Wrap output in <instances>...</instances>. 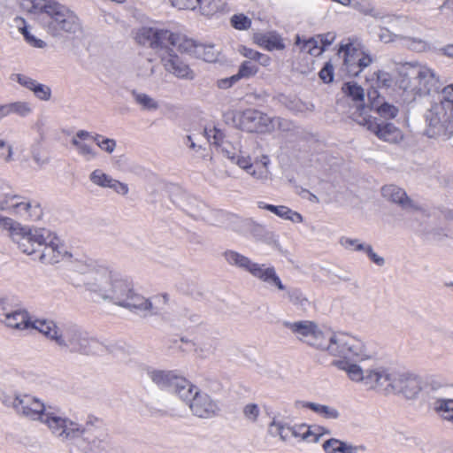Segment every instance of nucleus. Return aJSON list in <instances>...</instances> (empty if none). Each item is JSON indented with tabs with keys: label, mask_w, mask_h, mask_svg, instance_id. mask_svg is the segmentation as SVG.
I'll return each instance as SVG.
<instances>
[{
	"label": "nucleus",
	"mask_w": 453,
	"mask_h": 453,
	"mask_svg": "<svg viewBox=\"0 0 453 453\" xmlns=\"http://www.w3.org/2000/svg\"><path fill=\"white\" fill-rule=\"evenodd\" d=\"M258 72L257 65L250 60L244 61L239 67V71L236 73L239 80L242 78H250L255 75Z\"/></svg>",
	"instance_id": "43"
},
{
	"label": "nucleus",
	"mask_w": 453,
	"mask_h": 453,
	"mask_svg": "<svg viewBox=\"0 0 453 453\" xmlns=\"http://www.w3.org/2000/svg\"><path fill=\"white\" fill-rule=\"evenodd\" d=\"M34 318L25 309L8 310L1 321L6 327L24 331L31 328Z\"/></svg>",
	"instance_id": "22"
},
{
	"label": "nucleus",
	"mask_w": 453,
	"mask_h": 453,
	"mask_svg": "<svg viewBox=\"0 0 453 453\" xmlns=\"http://www.w3.org/2000/svg\"><path fill=\"white\" fill-rule=\"evenodd\" d=\"M174 7L179 9L194 10L197 6V0H170Z\"/></svg>",
	"instance_id": "57"
},
{
	"label": "nucleus",
	"mask_w": 453,
	"mask_h": 453,
	"mask_svg": "<svg viewBox=\"0 0 453 453\" xmlns=\"http://www.w3.org/2000/svg\"><path fill=\"white\" fill-rule=\"evenodd\" d=\"M15 23L19 28V31L22 34L25 38V41L32 47L43 49L46 47V42L42 39L37 38L34 34H32V28L27 25L26 21L22 18H17L15 19Z\"/></svg>",
	"instance_id": "30"
},
{
	"label": "nucleus",
	"mask_w": 453,
	"mask_h": 453,
	"mask_svg": "<svg viewBox=\"0 0 453 453\" xmlns=\"http://www.w3.org/2000/svg\"><path fill=\"white\" fill-rule=\"evenodd\" d=\"M42 423L45 424L50 433L61 441L73 440L84 434V428L71 419L58 415L52 408L44 414Z\"/></svg>",
	"instance_id": "11"
},
{
	"label": "nucleus",
	"mask_w": 453,
	"mask_h": 453,
	"mask_svg": "<svg viewBox=\"0 0 453 453\" xmlns=\"http://www.w3.org/2000/svg\"><path fill=\"white\" fill-rule=\"evenodd\" d=\"M89 180L95 185L102 188H109L113 178L104 173L102 170L96 169L90 173Z\"/></svg>",
	"instance_id": "39"
},
{
	"label": "nucleus",
	"mask_w": 453,
	"mask_h": 453,
	"mask_svg": "<svg viewBox=\"0 0 453 453\" xmlns=\"http://www.w3.org/2000/svg\"><path fill=\"white\" fill-rule=\"evenodd\" d=\"M323 449L326 453H353L355 448L337 439H329L323 443Z\"/></svg>",
	"instance_id": "33"
},
{
	"label": "nucleus",
	"mask_w": 453,
	"mask_h": 453,
	"mask_svg": "<svg viewBox=\"0 0 453 453\" xmlns=\"http://www.w3.org/2000/svg\"><path fill=\"white\" fill-rule=\"evenodd\" d=\"M260 414V410L256 403H248L243 408V415L244 417L251 421L256 422Z\"/></svg>",
	"instance_id": "52"
},
{
	"label": "nucleus",
	"mask_w": 453,
	"mask_h": 453,
	"mask_svg": "<svg viewBox=\"0 0 453 453\" xmlns=\"http://www.w3.org/2000/svg\"><path fill=\"white\" fill-rule=\"evenodd\" d=\"M12 210H13L15 213L27 218H38L40 212V209L37 205L33 206L30 202L21 200L19 196H17V200Z\"/></svg>",
	"instance_id": "31"
},
{
	"label": "nucleus",
	"mask_w": 453,
	"mask_h": 453,
	"mask_svg": "<svg viewBox=\"0 0 453 453\" xmlns=\"http://www.w3.org/2000/svg\"><path fill=\"white\" fill-rule=\"evenodd\" d=\"M31 91L34 93L36 98L42 101H49L51 97L50 88L37 81L35 82Z\"/></svg>",
	"instance_id": "44"
},
{
	"label": "nucleus",
	"mask_w": 453,
	"mask_h": 453,
	"mask_svg": "<svg viewBox=\"0 0 453 453\" xmlns=\"http://www.w3.org/2000/svg\"><path fill=\"white\" fill-rule=\"evenodd\" d=\"M93 141L102 150L109 154H111L117 146V142L114 139L106 138L101 134H96L93 136Z\"/></svg>",
	"instance_id": "42"
},
{
	"label": "nucleus",
	"mask_w": 453,
	"mask_h": 453,
	"mask_svg": "<svg viewBox=\"0 0 453 453\" xmlns=\"http://www.w3.org/2000/svg\"><path fill=\"white\" fill-rule=\"evenodd\" d=\"M319 77L326 83L331 82L334 78L333 65L329 63H326L325 66L320 70Z\"/></svg>",
	"instance_id": "56"
},
{
	"label": "nucleus",
	"mask_w": 453,
	"mask_h": 453,
	"mask_svg": "<svg viewBox=\"0 0 453 453\" xmlns=\"http://www.w3.org/2000/svg\"><path fill=\"white\" fill-rule=\"evenodd\" d=\"M148 375L157 386L170 388L179 397L180 396V392H182V387H186V385L180 380H187L178 376L172 371L148 370Z\"/></svg>",
	"instance_id": "21"
},
{
	"label": "nucleus",
	"mask_w": 453,
	"mask_h": 453,
	"mask_svg": "<svg viewBox=\"0 0 453 453\" xmlns=\"http://www.w3.org/2000/svg\"><path fill=\"white\" fill-rule=\"evenodd\" d=\"M86 289L96 297L129 310L151 311L149 299L134 290L132 282L119 273L106 269L91 272L85 276Z\"/></svg>",
	"instance_id": "4"
},
{
	"label": "nucleus",
	"mask_w": 453,
	"mask_h": 453,
	"mask_svg": "<svg viewBox=\"0 0 453 453\" xmlns=\"http://www.w3.org/2000/svg\"><path fill=\"white\" fill-rule=\"evenodd\" d=\"M8 105L10 114L14 113L23 118L28 116L33 111L32 106L28 102L18 101L8 104Z\"/></svg>",
	"instance_id": "41"
},
{
	"label": "nucleus",
	"mask_w": 453,
	"mask_h": 453,
	"mask_svg": "<svg viewBox=\"0 0 453 453\" xmlns=\"http://www.w3.org/2000/svg\"><path fill=\"white\" fill-rule=\"evenodd\" d=\"M226 261L230 265L249 272L253 277L259 279L268 286L275 287L279 290L285 289L281 280L277 275L274 267L257 264L234 250H226L223 254Z\"/></svg>",
	"instance_id": "9"
},
{
	"label": "nucleus",
	"mask_w": 453,
	"mask_h": 453,
	"mask_svg": "<svg viewBox=\"0 0 453 453\" xmlns=\"http://www.w3.org/2000/svg\"><path fill=\"white\" fill-rule=\"evenodd\" d=\"M352 6L361 14L378 19L381 21L382 24L388 25L392 29L395 31L403 30L402 27L408 23V19L405 17L385 15L380 10L377 9L368 0L356 1Z\"/></svg>",
	"instance_id": "17"
},
{
	"label": "nucleus",
	"mask_w": 453,
	"mask_h": 453,
	"mask_svg": "<svg viewBox=\"0 0 453 453\" xmlns=\"http://www.w3.org/2000/svg\"><path fill=\"white\" fill-rule=\"evenodd\" d=\"M288 328L303 342L320 350L327 351L331 356L339 357L333 365L339 370L340 362L354 364L355 361L372 360L365 343L359 338L343 332H324L317 324L309 320L284 322Z\"/></svg>",
	"instance_id": "1"
},
{
	"label": "nucleus",
	"mask_w": 453,
	"mask_h": 453,
	"mask_svg": "<svg viewBox=\"0 0 453 453\" xmlns=\"http://www.w3.org/2000/svg\"><path fill=\"white\" fill-rule=\"evenodd\" d=\"M18 196L6 193L3 188H0V209L1 210H12L17 200Z\"/></svg>",
	"instance_id": "47"
},
{
	"label": "nucleus",
	"mask_w": 453,
	"mask_h": 453,
	"mask_svg": "<svg viewBox=\"0 0 453 453\" xmlns=\"http://www.w3.org/2000/svg\"><path fill=\"white\" fill-rule=\"evenodd\" d=\"M109 188L113 189L116 193L125 196L128 193V186L123 182H120L115 179L112 180Z\"/></svg>",
	"instance_id": "60"
},
{
	"label": "nucleus",
	"mask_w": 453,
	"mask_h": 453,
	"mask_svg": "<svg viewBox=\"0 0 453 453\" xmlns=\"http://www.w3.org/2000/svg\"><path fill=\"white\" fill-rule=\"evenodd\" d=\"M368 101L372 110H374L384 119H395L398 114V108L385 101L377 89L372 88L367 93Z\"/></svg>",
	"instance_id": "23"
},
{
	"label": "nucleus",
	"mask_w": 453,
	"mask_h": 453,
	"mask_svg": "<svg viewBox=\"0 0 453 453\" xmlns=\"http://www.w3.org/2000/svg\"><path fill=\"white\" fill-rule=\"evenodd\" d=\"M239 81V78L236 74L229 77L224 78L218 81V87L221 89H226L231 88L235 82Z\"/></svg>",
	"instance_id": "62"
},
{
	"label": "nucleus",
	"mask_w": 453,
	"mask_h": 453,
	"mask_svg": "<svg viewBox=\"0 0 453 453\" xmlns=\"http://www.w3.org/2000/svg\"><path fill=\"white\" fill-rule=\"evenodd\" d=\"M370 353H372L369 350ZM372 360L355 361L354 364L340 362L339 366L344 371L349 380L359 383L371 390L382 391L385 394H398L407 399H414L420 393L422 387L420 379L410 373H400L374 363Z\"/></svg>",
	"instance_id": "2"
},
{
	"label": "nucleus",
	"mask_w": 453,
	"mask_h": 453,
	"mask_svg": "<svg viewBox=\"0 0 453 453\" xmlns=\"http://www.w3.org/2000/svg\"><path fill=\"white\" fill-rule=\"evenodd\" d=\"M240 124L248 132L265 133L273 129L274 119L260 111L248 109L242 113Z\"/></svg>",
	"instance_id": "18"
},
{
	"label": "nucleus",
	"mask_w": 453,
	"mask_h": 453,
	"mask_svg": "<svg viewBox=\"0 0 453 453\" xmlns=\"http://www.w3.org/2000/svg\"><path fill=\"white\" fill-rule=\"evenodd\" d=\"M342 91L345 95L351 97V99L357 104V111L358 109L361 110L365 108V111L369 114L368 109L363 105L365 99V91L361 86L357 85L355 82H346L342 86Z\"/></svg>",
	"instance_id": "29"
},
{
	"label": "nucleus",
	"mask_w": 453,
	"mask_h": 453,
	"mask_svg": "<svg viewBox=\"0 0 453 453\" xmlns=\"http://www.w3.org/2000/svg\"><path fill=\"white\" fill-rule=\"evenodd\" d=\"M338 55L343 58L345 70L351 76H357L372 62L371 56L366 54L359 44L353 42L341 45Z\"/></svg>",
	"instance_id": "12"
},
{
	"label": "nucleus",
	"mask_w": 453,
	"mask_h": 453,
	"mask_svg": "<svg viewBox=\"0 0 453 453\" xmlns=\"http://www.w3.org/2000/svg\"><path fill=\"white\" fill-rule=\"evenodd\" d=\"M269 163H270V160H269L268 157L265 156V155L262 156L261 158L258 161L256 162V165H258L260 164L261 166H262V169H259V170L254 169V170L257 173H261V172L262 173L263 172L265 173V177H263V178H257V180H265V179H267L268 173H269L268 172V165H269Z\"/></svg>",
	"instance_id": "63"
},
{
	"label": "nucleus",
	"mask_w": 453,
	"mask_h": 453,
	"mask_svg": "<svg viewBox=\"0 0 453 453\" xmlns=\"http://www.w3.org/2000/svg\"><path fill=\"white\" fill-rule=\"evenodd\" d=\"M30 329L38 331L57 346L64 332V328L59 327L54 320L47 319H34Z\"/></svg>",
	"instance_id": "24"
},
{
	"label": "nucleus",
	"mask_w": 453,
	"mask_h": 453,
	"mask_svg": "<svg viewBox=\"0 0 453 453\" xmlns=\"http://www.w3.org/2000/svg\"><path fill=\"white\" fill-rule=\"evenodd\" d=\"M340 243L345 249L355 251H365L367 245V243L360 242L357 239H351L348 237L341 238Z\"/></svg>",
	"instance_id": "45"
},
{
	"label": "nucleus",
	"mask_w": 453,
	"mask_h": 453,
	"mask_svg": "<svg viewBox=\"0 0 453 453\" xmlns=\"http://www.w3.org/2000/svg\"><path fill=\"white\" fill-rule=\"evenodd\" d=\"M381 193L384 198L398 204L403 210H411L414 208V204L408 197L406 192L395 185L384 186L381 189Z\"/></svg>",
	"instance_id": "25"
},
{
	"label": "nucleus",
	"mask_w": 453,
	"mask_h": 453,
	"mask_svg": "<svg viewBox=\"0 0 453 453\" xmlns=\"http://www.w3.org/2000/svg\"><path fill=\"white\" fill-rule=\"evenodd\" d=\"M351 118L357 124L364 127L385 142L395 143L403 138L401 130L395 125L377 122L375 118H372L365 111V108L353 111Z\"/></svg>",
	"instance_id": "10"
},
{
	"label": "nucleus",
	"mask_w": 453,
	"mask_h": 453,
	"mask_svg": "<svg viewBox=\"0 0 453 453\" xmlns=\"http://www.w3.org/2000/svg\"><path fill=\"white\" fill-rule=\"evenodd\" d=\"M265 47L270 50H283L285 48L282 39L277 35H269L265 36Z\"/></svg>",
	"instance_id": "49"
},
{
	"label": "nucleus",
	"mask_w": 453,
	"mask_h": 453,
	"mask_svg": "<svg viewBox=\"0 0 453 453\" xmlns=\"http://www.w3.org/2000/svg\"><path fill=\"white\" fill-rule=\"evenodd\" d=\"M0 228L9 233L11 239L19 249L27 255H37L44 264H57L71 255L59 238L45 228L22 226L13 219L0 215Z\"/></svg>",
	"instance_id": "3"
},
{
	"label": "nucleus",
	"mask_w": 453,
	"mask_h": 453,
	"mask_svg": "<svg viewBox=\"0 0 453 453\" xmlns=\"http://www.w3.org/2000/svg\"><path fill=\"white\" fill-rule=\"evenodd\" d=\"M296 407L300 408H307L311 411H314L318 415L321 416L326 419H338L340 417L339 411L330 405L320 404L317 403L311 402H303V401H296L295 403Z\"/></svg>",
	"instance_id": "26"
},
{
	"label": "nucleus",
	"mask_w": 453,
	"mask_h": 453,
	"mask_svg": "<svg viewBox=\"0 0 453 453\" xmlns=\"http://www.w3.org/2000/svg\"><path fill=\"white\" fill-rule=\"evenodd\" d=\"M258 207L265 209L282 219H289L293 222L300 223L303 221V217L301 216V214H299L296 211H293L287 206H283V205L275 206L273 204H265L263 202H259Z\"/></svg>",
	"instance_id": "28"
},
{
	"label": "nucleus",
	"mask_w": 453,
	"mask_h": 453,
	"mask_svg": "<svg viewBox=\"0 0 453 453\" xmlns=\"http://www.w3.org/2000/svg\"><path fill=\"white\" fill-rule=\"evenodd\" d=\"M186 385L182 387L180 399L188 405L192 414L200 418H211L219 415L220 407L217 400L206 392L201 391L188 380H180Z\"/></svg>",
	"instance_id": "8"
},
{
	"label": "nucleus",
	"mask_w": 453,
	"mask_h": 453,
	"mask_svg": "<svg viewBox=\"0 0 453 453\" xmlns=\"http://www.w3.org/2000/svg\"><path fill=\"white\" fill-rule=\"evenodd\" d=\"M12 405L19 415L41 422L45 417L44 414L51 408L46 407L39 399L28 395L15 397Z\"/></svg>",
	"instance_id": "15"
},
{
	"label": "nucleus",
	"mask_w": 453,
	"mask_h": 453,
	"mask_svg": "<svg viewBox=\"0 0 453 453\" xmlns=\"http://www.w3.org/2000/svg\"><path fill=\"white\" fill-rule=\"evenodd\" d=\"M140 43L153 49L165 48L172 53L175 50L194 55L197 43L186 35L174 34L169 30L143 27L138 34Z\"/></svg>",
	"instance_id": "7"
},
{
	"label": "nucleus",
	"mask_w": 453,
	"mask_h": 453,
	"mask_svg": "<svg viewBox=\"0 0 453 453\" xmlns=\"http://www.w3.org/2000/svg\"><path fill=\"white\" fill-rule=\"evenodd\" d=\"M156 73V65L150 58H142L137 65V74L142 78L152 76Z\"/></svg>",
	"instance_id": "40"
},
{
	"label": "nucleus",
	"mask_w": 453,
	"mask_h": 453,
	"mask_svg": "<svg viewBox=\"0 0 453 453\" xmlns=\"http://www.w3.org/2000/svg\"><path fill=\"white\" fill-rule=\"evenodd\" d=\"M232 26L236 29H247L251 25V20L243 14L234 15L231 19Z\"/></svg>",
	"instance_id": "51"
},
{
	"label": "nucleus",
	"mask_w": 453,
	"mask_h": 453,
	"mask_svg": "<svg viewBox=\"0 0 453 453\" xmlns=\"http://www.w3.org/2000/svg\"><path fill=\"white\" fill-rule=\"evenodd\" d=\"M270 431L274 435H279L285 441L288 434L291 432L289 427H285L281 423L273 420L270 425Z\"/></svg>",
	"instance_id": "50"
},
{
	"label": "nucleus",
	"mask_w": 453,
	"mask_h": 453,
	"mask_svg": "<svg viewBox=\"0 0 453 453\" xmlns=\"http://www.w3.org/2000/svg\"><path fill=\"white\" fill-rule=\"evenodd\" d=\"M194 56L204 60L205 62H214L217 60L218 50H215L213 45L197 43Z\"/></svg>",
	"instance_id": "35"
},
{
	"label": "nucleus",
	"mask_w": 453,
	"mask_h": 453,
	"mask_svg": "<svg viewBox=\"0 0 453 453\" xmlns=\"http://www.w3.org/2000/svg\"><path fill=\"white\" fill-rule=\"evenodd\" d=\"M409 24H410V21L408 20V23L402 27L403 30L395 31V30L392 29L388 25H384L380 21V32L378 34V36H379L380 40L385 43H388V42H394L397 39H401L402 33H404L407 31V27Z\"/></svg>",
	"instance_id": "32"
},
{
	"label": "nucleus",
	"mask_w": 453,
	"mask_h": 453,
	"mask_svg": "<svg viewBox=\"0 0 453 453\" xmlns=\"http://www.w3.org/2000/svg\"><path fill=\"white\" fill-rule=\"evenodd\" d=\"M34 14L40 15L42 27L54 38L75 35L82 31L81 20L74 12L57 0H47Z\"/></svg>",
	"instance_id": "5"
},
{
	"label": "nucleus",
	"mask_w": 453,
	"mask_h": 453,
	"mask_svg": "<svg viewBox=\"0 0 453 453\" xmlns=\"http://www.w3.org/2000/svg\"><path fill=\"white\" fill-rule=\"evenodd\" d=\"M156 50L166 72L180 79H194V72L176 53H172L165 48H157Z\"/></svg>",
	"instance_id": "19"
},
{
	"label": "nucleus",
	"mask_w": 453,
	"mask_h": 453,
	"mask_svg": "<svg viewBox=\"0 0 453 453\" xmlns=\"http://www.w3.org/2000/svg\"><path fill=\"white\" fill-rule=\"evenodd\" d=\"M263 240L267 244L273 245L276 248L280 246L278 236L271 231L265 232L263 235Z\"/></svg>",
	"instance_id": "64"
},
{
	"label": "nucleus",
	"mask_w": 453,
	"mask_h": 453,
	"mask_svg": "<svg viewBox=\"0 0 453 453\" xmlns=\"http://www.w3.org/2000/svg\"><path fill=\"white\" fill-rule=\"evenodd\" d=\"M225 0H197V6L203 15L212 16L223 10Z\"/></svg>",
	"instance_id": "34"
},
{
	"label": "nucleus",
	"mask_w": 453,
	"mask_h": 453,
	"mask_svg": "<svg viewBox=\"0 0 453 453\" xmlns=\"http://www.w3.org/2000/svg\"><path fill=\"white\" fill-rule=\"evenodd\" d=\"M411 90L418 94L437 92L443 85L438 73L426 65H417L411 71Z\"/></svg>",
	"instance_id": "14"
},
{
	"label": "nucleus",
	"mask_w": 453,
	"mask_h": 453,
	"mask_svg": "<svg viewBox=\"0 0 453 453\" xmlns=\"http://www.w3.org/2000/svg\"><path fill=\"white\" fill-rule=\"evenodd\" d=\"M47 0H24L22 7L29 13H35Z\"/></svg>",
	"instance_id": "55"
},
{
	"label": "nucleus",
	"mask_w": 453,
	"mask_h": 453,
	"mask_svg": "<svg viewBox=\"0 0 453 453\" xmlns=\"http://www.w3.org/2000/svg\"><path fill=\"white\" fill-rule=\"evenodd\" d=\"M12 150L4 141L0 140V159L8 162L12 160Z\"/></svg>",
	"instance_id": "61"
},
{
	"label": "nucleus",
	"mask_w": 453,
	"mask_h": 453,
	"mask_svg": "<svg viewBox=\"0 0 453 453\" xmlns=\"http://www.w3.org/2000/svg\"><path fill=\"white\" fill-rule=\"evenodd\" d=\"M10 80L19 83L20 86L29 89L30 91L35 82L36 81L35 80L23 73H12L10 75Z\"/></svg>",
	"instance_id": "46"
},
{
	"label": "nucleus",
	"mask_w": 453,
	"mask_h": 453,
	"mask_svg": "<svg viewBox=\"0 0 453 453\" xmlns=\"http://www.w3.org/2000/svg\"><path fill=\"white\" fill-rule=\"evenodd\" d=\"M221 153L227 157L231 162L237 165L240 168L245 170L249 174L254 178H263L265 175V172L257 173L253 170V165L249 156L245 155L242 150V146L238 141L235 142L228 140L221 141L220 143Z\"/></svg>",
	"instance_id": "16"
},
{
	"label": "nucleus",
	"mask_w": 453,
	"mask_h": 453,
	"mask_svg": "<svg viewBox=\"0 0 453 453\" xmlns=\"http://www.w3.org/2000/svg\"><path fill=\"white\" fill-rule=\"evenodd\" d=\"M377 83L380 88H388L392 85L393 80L388 73L379 72L377 74Z\"/></svg>",
	"instance_id": "58"
},
{
	"label": "nucleus",
	"mask_w": 453,
	"mask_h": 453,
	"mask_svg": "<svg viewBox=\"0 0 453 453\" xmlns=\"http://www.w3.org/2000/svg\"><path fill=\"white\" fill-rule=\"evenodd\" d=\"M131 94L135 103L141 105L144 110L155 111L158 109V103L150 96L136 90H133Z\"/></svg>",
	"instance_id": "36"
},
{
	"label": "nucleus",
	"mask_w": 453,
	"mask_h": 453,
	"mask_svg": "<svg viewBox=\"0 0 453 453\" xmlns=\"http://www.w3.org/2000/svg\"><path fill=\"white\" fill-rule=\"evenodd\" d=\"M365 253H366V255L369 257V258L373 262L375 263L377 265L379 266H382L384 264H385V260L383 257H380L379 255H377L373 250H372V247L370 245V244H367L366 245V248L364 251Z\"/></svg>",
	"instance_id": "59"
},
{
	"label": "nucleus",
	"mask_w": 453,
	"mask_h": 453,
	"mask_svg": "<svg viewBox=\"0 0 453 453\" xmlns=\"http://www.w3.org/2000/svg\"><path fill=\"white\" fill-rule=\"evenodd\" d=\"M205 132L208 141L212 144L219 147L221 141H226L223 133L215 127L210 130H205Z\"/></svg>",
	"instance_id": "53"
},
{
	"label": "nucleus",
	"mask_w": 453,
	"mask_h": 453,
	"mask_svg": "<svg viewBox=\"0 0 453 453\" xmlns=\"http://www.w3.org/2000/svg\"><path fill=\"white\" fill-rule=\"evenodd\" d=\"M302 43L301 50L307 51L311 55L320 54V52H319L320 45L318 37L310 38L309 40L303 41Z\"/></svg>",
	"instance_id": "48"
},
{
	"label": "nucleus",
	"mask_w": 453,
	"mask_h": 453,
	"mask_svg": "<svg viewBox=\"0 0 453 453\" xmlns=\"http://www.w3.org/2000/svg\"><path fill=\"white\" fill-rule=\"evenodd\" d=\"M93 343L95 342L86 333L74 326H70L64 327V332L58 346L60 349H68L71 353L88 356L92 353Z\"/></svg>",
	"instance_id": "13"
},
{
	"label": "nucleus",
	"mask_w": 453,
	"mask_h": 453,
	"mask_svg": "<svg viewBox=\"0 0 453 453\" xmlns=\"http://www.w3.org/2000/svg\"><path fill=\"white\" fill-rule=\"evenodd\" d=\"M433 410L443 419L453 423V395L447 386H439L434 389Z\"/></svg>",
	"instance_id": "20"
},
{
	"label": "nucleus",
	"mask_w": 453,
	"mask_h": 453,
	"mask_svg": "<svg viewBox=\"0 0 453 453\" xmlns=\"http://www.w3.org/2000/svg\"><path fill=\"white\" fill-rule=\"evenodd\" d=\"M401 40L408 49L417 52H423L429 49V43L419 37L405 36L402 34Z\"/></svg>",
	"instance_id": "37"
},
{
	"label": "nucleus",
	"mask_w": 453,
	"mask_h": 453,
	"mask_svg": "<svg viewBox=\"0 0 453 453\" xmlns=\"http://www.w3.org/2000/svg\"><path fill=\"white\" fill-rule=\"evenodd\" d=\"M317 37L319 40V43L320 45V50H319V52L321 53L323 50H325V49L326 47H328L329 45H331L333 43V42L335 40L336 36H335L334 33L328 32L324 35H319Z\"/></svg>",
	"instance_id": "54"
},
{
	"label": "nucleus",
	"mask_w": 453,
	"mask_h": 453,
	"mask_svg": "<svg viewBox=\"0 0 453 453\" xmlns=\"http://www.w3.org/2000/svg\"><path fill=\"white\" fill-rule=\"evenodd\" d=\"M428 137L453 135V83L444 87L426 114Z\"/></svg>",
	"instance_id": "6"
},
{
	"label": "nucleus",
	"mask_w": 453,
	"mask_h": 453,
	"mask_svg": "<svg viewBox=\"0 0 453 453\" xmlns=\"http://www.w3.org/2000/svg\"><path fill=\"white\" fill-rule=\"evenodd\" d=\"M283 297L288 300V303H292L297 309L302 311H307L311 307V302L303 291L296 288H287L285 287Z\"/></svg>",
	"instance_id": "27"
},
{
	"label": "nucleus",
	"mask_w": 453,
	"mask_h": 453,
	"mask_svg": "<svg viewBox=\"0 0 453 453\" xmlns=\"http://www.w3.org/2000/svg\"><path fill=\"white\" fill-rule=\"evenodd\" d=\"M71 143L76 148L78 153L86 160H92L97 156L95 150L89 144L81 141H76L75 139H72Z\"/></svg>",
	"instance_id": "38"
}]
</instances>
